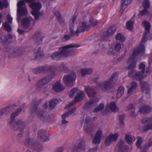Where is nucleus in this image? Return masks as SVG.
I'll return each mask as SVG.
<instances>
[{"label": "nucleus", "instance_id": "8", "mask_svg": "<svg viewBox=\"0 0 152 152\" xmlns=\"http://www.w3.org/2000/svg\"><path fill=\"white\" fill-rule=\"evenodd\" d=\"M141 25L145 28V31L141 41L142 43H143L146 42L148 39V36L150 33L151 25L149 22L146 20H143L142 22Z\"/></svg>", "mask_w": 152, "mask_h": 152}, {"label": "nucleus", "instance_id": "27", "mask_svg": "<svg viewBox=\"0 0 152 152\" xmlns=\"http://www.w3.org/2000/svg\"><path fill=\"white\" fill-rule=\"evenodd\" d=\"M108 107L113 112H115L118 111L119 110V108L117 107L116 103L114 102H112L110 104H107L106 106V109H107Z\"/></svg>", "mask_w": 152, "mask_h": 152}, {"label": "nucleus", "instance_id": "44", "mask_svg": "<svg viewBox=\"0 0 152 152\" xmlns=\"http://www.w3.org/2000/svg\"><path fill=\"white\" fill-rule=\"evenodd\" d=\"M34 73L36 74L38 73H44L43 66H41L34 70Z\"/></svg>", "mask_w": 152, "mask_h": 152}, {"label": "nucleus", "instance_id": "2", "mask_svg": "<svg viewBox=\"0 0 152 152\" xmlns=\"http://www.w3.org/2000/svg\"><path fill=\"white\" fill-rule=\"evenodd\" d=\"M80 46L77 44H72L59 48L60 51L53 53L50 56L51 59L55 60H59L61 59V57L64 56L66 57L70 54L72 51L71 48H77Z\"/></svg>", "mask_w": 152, "mask_h": 152}, {"label": "nucleus", "instance_id": "32", "mask_svg": "<svg viewBox=\"0 0 152 152\" xmlns=\"http://www.w3.org/2000/svg\"><path fill=\"white\" fill-rule=\"evenodd\" d=\"M81 91L79 89L74 88L70 91L69 93V96L70 97H72L75 95L77 96Z\"/></svg>", "mask_w": 152, "mask_h": 152}, {"label": "nucleus", "instance_id": "21", "mask_svg": "<svg viewBox=\"0 0 152 152\" xmlns=\"http://www.w3.org/2000/svg\"><path fill=\"white\" fill-rule=\"evenodd\" d=\"M152 110V108L149 106L145 105L141 106L139 108V112L140 113L144 114L149 113Z\"/></svg>", "mask_w": 152, "mask_h": 152}, {"label": "nucleus", "instance_id": "36", "mask_svg": "<svg viewBox=\"0 0 152 152\" xmlns=\"http://www.w3.org/2000/svg\"><path fill=\"white\" fill-rule=\"evenodd\" d=\"M144 73H142V72L137 71L136 74L135 75L134 78L136 79L137 80H141L143 78V74Z\"/></svg>", "mask_w": 152, "mask_h": 152}, {"label": "nucleus", "instance_id": "22", "mask_svg": "<svg viewBox=\"0 0 152 152\" xmlns=\"http://www.w3.org/2000/svg\"><path fill=\"white\" fill-rule=\"evenodd\" d=\"M102 137V131L101 130L97 131L93 139V143L94 144H99L101 141V139Z\"/></svg>", "mask_w": 152, "mask_h": 152}, {"label": "nucleus", "instance_id": "64", "mask_svg": "<svg viewBox=\"0 0 152 152\" xmlns=\"http://www.w3.org/2000/svg\"><path fill=\"white\" fill-rule=\"evenodd\" d=\"M91 120V118L88 116H87L85 118V124H88L89 123Z\"/></svg>", "mask_w": 152, "mask_h": 152}, {"label": "nucleus", "instance_id": "47", "mask_svg": "<svg viewBox=\"0 0 152 152\" xmlns=\"http://www.w3.org/2000/svg\"><path fill=\"white\" fill-rule=\"evenodd\" d=\"M70 34L72 36H76L77 37H78L79 35V33H77V31H75L74 30V27H72L71 26H70Z\"/></svg>", "mask_w": 152, "mask_h": 152}, {"label": "nucleus", "instance_id": "40", "mask_svg": "<svg viewBox=\"0 0 152 152\" xmlns=\"http://www.w3.org/2000/svg\"><path fill=\"white\" fill-rule=\"evenodd\" d=\"M8 5L9 4L7 0H4L3 2L0 0V10H2L4 8H7Z\"/></svg>", "mask_w": 152, "mask_h": 152}, {"label": "nucleus", "instance_id": "57", "mask_svg": "<svg viewBox=\"0 0 152 152\" xmlns=\"http://www.w3.org/2000/svg\"><path fill=\"white\" fill-rule=\"evenodd\" d=\"M148 12L147 9L144 8V9L140 12L139 15L141 16H143L145 15Z\"/></svg>", "mask_w": 152, "mask_h": 152}, {"label": "nucleus", "instance_id": "25", "mask_svg": "<svg viewBox=\"0 0 152 152\" xmlns=\"http://www.w3.org/2000/svg\"><path fill=\"white\" fill-rule=\"evenodd\" d=\"M132 0H122L121 1V6L119 10V12L121 13V15L122 14L124 10L126 7L127 6L131 3Z\"/></svg>", "mask_w": 152, "mask_h": 152}, {"label": "nucleus", "instance_id": "46", "mask_svg": "<svg viewBox=\"0 0 152 152\" xmlns=\"http://www.w3.org/2000/svg\"><path fill=\"white\" fill-rule=\"evenodd\" d=\"M24 144L26 146L28 147H31L32 145V142L31 141L29 138H27L24 141Z\"/></svg>", "mask_w": 152, "mask_h": 152}, {"label": "nucleus", "instance_id": "37", "mask_svg": "<svg viewBox=\"0 0 152 152\" xmlns=\"http://www.w3.org/2000/svg\"><path fill=\"white\" fill-rule=\"evenodd\" d=\"M124 88L122 86H121L118 88L117 94V98L121 97L124 93Z\"/></svg>", "mask_w": 152, "mask_h": 152}, {"label": "nucleus", "instance_id": "10", "mask_svg": "<svg viewBox=\"0 0 152 152\" xmlns=\"http://www.w3.org/2000/svg\"><path fill=\"white\" fill-rule=\"evenodd\" d=\"M116 30V27L112 26L109 28L107 31L104 32L101 37V39L102 41H106L108 37L112 35Z\"/></svg>", "mask_w": 152, "mask_h": 152}, {"label": "nucleus", "instance_id": "28", "mask_svg": "<svg viewBox=\"0 0 152 152\" xmlns=\"http://www.w3.org/2000/svg\"><path fill=\"white\" fill-rule=\"evenodd\" d=\"M85 89L89 97H94L96 94L95 90L92 88L88 87L85 88Z\"/></svg>", "mask_w": 152, "mask_h": 152}, {"label": "nucleus", "instance_id": "23", "mask_svg": "<svg viewBox=\"0 0 152 152\" xmlns=\"http://www.w3.org/2000/svg\"><path fill=\"white\" fill-rule=\"evenodd\" d=\"M13 105H11L1 110L4 117L7 116L11 113L13 108Z\"/></svg>", "mask_w": 152, "mask_h": 152}, {"label": "nucleus", "instance_id": "9", "mask_svg": "<svg viewBox=\"0 0 152 152\" xmlns=\"http://www.w3.org/2000/svg\"><path fill=\"white\" fill-rule=\"evenodd\" d=\"M54 77L53 74L49 75L43 77L38 81L36 86L37 88H40L50 82Z\"/></svg>", "mask_w": 152, "mask_h": 152}, {"label": "nucleus", "instance_id": "16", "mask_svg": "<svg viewBox=\"0 0 152 152\" xmlns=\"http://www.w3.org/2000/svg\"><path fill=\"white\" fill-rule=\"evenodd\" d=\"M141 83V87L142 91L144 92L145 91V93L146 94H149L150 93V86L149 84L145 81L142 80L140 81Z\"/></svg>", "mask_w": 152, "mask_h": 152}, {"label": "nucleus", "instance_id": "35", "mask_svg": "<svg viewBox=\"0 0 152 152\" xmlns=\"http://www.w3.org/2000/svg\"><path fill=\"white\" fill-rule=\"evenodd\" d=\"M68 151L69 152H81L82 151L75 144L69 149Z\"/></svg>", "mask_w": 152, "mask_h": 152}, {"label": "nucleus", "instance_id": "1", "mask_svg": "<svg viewBox=\"0 0 152 152\" xmlns=\"http://www.w3.org/2000/svg\"><path fill=\"white\" fill-rule=\"evenodd\" d=\"M12 36L10 34H8L7 36H0V39L3 45L7 46L4 49L5 54L10 57H15L21 56L23 53L21 48L15 46L11 48L8 46L10 43L9 39H12Z\"/></svg>", "mask_w": 152, "mask_h": 152}, {"label": "nucleus", "instance_id": "29", "mask_svg": "<svg viewBox=\"0 0 152 152\" xmlns=\"http://www.w3.org/2000/svg\"><path fill=\"white\" fill-rule=\"evenodd\" d=\"M96 103V99H93L90 100L88 102L86 103L85 104V109L87 110L92 106H95Z\"/></svg>", "mask_w": 152, "mask_h": 152}, {"label": "nucleus", "instance_id": "12", "mask_svg": "<svg viewBox=\"0 0 152 152\" xmlns=\"http://www.w3.org/2000/svg\"><path fill=\"white\" fill-rule=\"evenodd\" d=\"M28 14V11L26 6L23 7V8H18L17 10V20L19 22L21 18L26 16Z\"/></svg>", "mask_w": 152, "mask_h": 152}, {"label": "nucleus", "instance_id": "19", "mask_svg": "<svg viewBox=\"0 0 152 152\" xmlns=\"http://www.w3.org/2000/svg\"><path fill=\"white\" fill-rule=\"evenodd\" d=\"M118 152H127L129 150L128 146L124 144V142L121 140L118 143Z\"/></svg>", "mask_w": 152, "mask_h": 152}, {"label": "nucleus", "instance_id": "18", "mask_svg": "<svg viewBox=\"0 0 152 152\" xmlns=\"http://www.w3.org/2000/svg\"><path fill=\"white\" fill-rule=\"evenodd\" d=\"M53 91L56 92H60L64 90L65 89L64 86H63L59 81L57 82L52 87Z\"/></svg>", "mask_w": 152, "mask_h": 152}, {"label": "nucleus", "instance_id": "14", "mask_svg": "<svg viewBox=\"0 0 152 152\" xmlns=\"http://www.w3.org/2000/svg\"><path fill=\"white\" fill-rule=\"evenodd\" d=\"M146 123H148V124L144 126L143 129L144 131H146L148 130L152 129V117L143 119L142 120V123L144 124Z\"/></svg>", "mask_w": 152, "mask_h": 152}, {"label": "nucleus", "instance_id": "39", "mask_svg": "<svg viewBox=\"0 0 152 152\" xmlns=\"http://www.w3.org/2000/svg\"><path fill=\"white\" fill-rule=\"evenodd\" d=\"M76 109L73 108L69 111L68 112L66 113L61 115L62 118H65L68 117L69 115H71L76 110Z\"/></svg>", "mask_w": 152, "mask_h": 152}, {"label": "nucleus", "instance_id": "31", "mask_svg": "<svg viewBox=\"0 0 152 152\" xmlns=\"http://www.w3.org/2000/svg\"><path fill=\"white\" fill-rule=\"evenodd\" d=\"M31 148L36 151H41L42 149V145L39 142L35 143L34 144H32Z\"/></svg>", "mask_w": 152, "mask_h": 152}, {"label": "nucleus", "instance_id": "61", "mask_svg": "<svg viewBox=\"0 0 152 152\" xmlns=\"http://www.w3.org/2000/svg\"><path fill=\"white\" fill-rule=\"evenodd\" d=\"M118 118L120 123L123 124L124 121V115H121L119 116Z\"/></svg>", "mask_w": 152, "mask_h": 152}, {"label": "nucleus", "instance_id": "6", "mask_svg": "<svg viewBox=\"0 0 152 152\" xmlns=\"http://www.w3.org/2000/svg\"><path fill=\"white\" fill-rule=\"evenodd\" d=\"M10 127L14 130L19 131L20 133H23L24 129L25 128V123L20 120H18L14 123L11 121L10 122Z\"/></svg>", "mask_w": 152, "mask_h": 152}, {"label": "nucleus", "instance_id": "34", "mask_svg": "<svg viewBox=\"0 0 152 152\" xmlns=\"http://www.w3.org/2000/svg\"><path fill=\"white\" fill-rule=\"evenodd\" d=\"M58 102V100L57 99H52L49 103V107L51 109L54 108Z\"/></svg>", "mask_w": 152, "mask_h": 152}, {"label": "nucleus", "instance_id": "26", "mask_svg": "<svg viewBox=\"0 0 152 152\" xmlns=\"http://www.w3.org/2000/svg\"><path fill=\"white\" fill-rule=\"evenodd\" d=\"M33 39L36 43L39 45L42 41L43 37L39 33H37L34 35Z\"/></svg>", "mask_w": 152, "mask_h": 152}, {"label": "nucleus", "instance_id": "62", "mask_svg": "<svg viewBox=\"0 0 152 152\" xmlns=\"http://www.w3.org/2000/svg\"><path fill=\"white\" fill-rule=\"evenodd\" d=\"M121 48V45L119 43L116 44L115 47V50L117 52Z\"/></svg>", "mask_w": 152, "mask_h": 152}, {"label": "nucleus", "instance_id": "24", "mask_svg": "<svg viewBox=\"0 0 152 152\" xmlns=\"http://www.w3.org/2000/svg\"><path fill=\"white\" fill-rule=\"evenodd\" d=\"M75 144L82 151L84 150L85 149L86 145V142L83 139L81 138L78 139Z\"/></svg>", "mask_w": 152, "mask_h": 152}, {"label": "nucleus", "instance_id": "30", "mask_svg": "<svg viewBox=\"0 0 152 152\" xmlns=\"http://www.w3.org/2000/svg\"><path fill=\"white\" fill-rule=\"evenodd\" d=\"M34 53L35 54V59L38 57H42L43 56V52L41 47H39L37 50H34Z\"/></svg>", "mask_w": 152, "mask_h": 152}, {"label": "nucleus", "instance_id": "20", "mask_svg": "<svg viewBox=\"0 0 152 152\" xmlns=\"http://www.w3.org/2000/svg\"><path fill=\"white\" fill-rule=\"evenodd\" d=\"M90 26L87 24L86 22H83L82 25L78 27L77 30V33L79 34L81 32H83L85 31H88L90 28Z\"/></svg>", "mask_w": 152, "mask_h": 152}, {"label": "nucleus", "instance_id": "63", "mask_svg": "<svg viewBox=\"0 0 152 152\" xmlns=\"http://www.w3.org/2000/svg\"><path fill=\"white\" fill-rule=\"evenodd\" d=\"M7 21L10 24L12 23V18L10 16L9 14L7 15Z\"/></svg>", "mask_w": 152, "mask_h": 152}, {"label": "nucleus", "instance_id": "49", "mask_svg": "<svg viewBox=\"0 0 152 152\" xmlns=\"http://www.w3.org/2000/svg\"><path fill=\"white\" fill-rule=\"evenodd\" d=\"M21 110L22 109L21 108H19L15 112L13 113L11 115V119H13L16 116L19 115Z\"/></svg>", "mask_w": 152, "mask_h": 152}, {"label": "nucleus", "instance_id": "42", "mask_svg": "<svg viewBox=\"0 0 152 152\" xmlns=\"http://www.w3.org/2000/svg\"><path fill=\"white\" fill-rule=\"evenodd\" d=\"M133 22L131 20L128 21L126 23V28L131 30L133 28Z\"/></svg>", "mask_w": 152, "mask_h": 152}, {"label": "nucleus", "instance_id": "55", "mask_svg": "<svg viewBox=\"0 0 152 152\" xmlns=\"http://www.w3.org/2000/svg\"><path fill=\"white\" fill-rule=\"evenodd\" d=\"M84 130L87 133L89 134L91 133L93 130V127L91 126H88L85 128Z\"/></svg>", "mask_w": 152, "mask_h": 152}, {"label": "nucleus", "instance_id": "51", "mask_svg": "<svg viewBox=\"0 0 152 152\" xmlns=\"http://www.w3.org/2000/svg\"><path fill=\"white\" fill-rule=\"evenodd\" d=\"M104 107V105L102 103L99 106L97 107L94 109L93 112L95 113H97L98 111L102 110L103 109Z\"/></svg>", "mask_w": 152, "mask_h": 152}, {"label": "nucleus", "instance_id": "7", "mask_svg": "<svg viewBox=\"0 0 152 152\" xmlns=\"http://www.w3.org/2000/svg\"><path fill=\"white\" fill-rule=\"evenodd\" d=\"M76 76L75 72H72L69 74L64 76L63 80L66 86L68 87L72 86L75 81Z\"/></svg>", "mask_w": 152, "mask_h": 152}, {"label": "nucleus", "instance_id": "58", "mask_svg": "<svg viewBox=\"0 0 152 152\" xmlns=\"http://www.w3.org/2000/svg\"><path fill=\"white\" fill-rule=\"evenodd\" d=\"M145 66L144 63H141L140 65L139 69H141V72L142 73H144L145 70Z\"/></svg>", "mask_w": 152, "mask_h": 152}, {"label": "nucleus", "instance_id": "5", "mask_svg": "<svg viewBox=\"0 0 152 152\" xmlns=\"http://www.w3.org/2000/svg\"><path fill=\"white\" fill-rule=\"evenodd\" d=\"M116 74V72L113 73L108 80L97 83L96 84V88L103 91H107L112 88L114 86L113 81Z\"/></svg>", "mask_w": 152, "mask_h": 152}, {"label": "nucleus", "instance_id": "56", "mask_svg": "<svg viewBox=\"0 0 152 152\" xmlns=\"http://www.w3.org/2000/svg\"><path fill=\"white\" fill-rule=\"evenodd\" d=\"M125 139L127 142L129 144H131L132 142V139L131 137L129 135H126L125 136Z\"/></svg>", "mask_w": 152, "mask_h": 152}, {"label": "nucleus", "instance_id": "59", "mask_svg": "<svg viewBox=\"0 0 152 152\" xmlns=\"http://www.w3.org/2000/svg\"><path fill=\"white\" fill-rule=\"evenodd\" d=\"M90 22L92 26L96 25L98 22L96 20L93 18H91L90 20Z\"/></svg>", "mask_w": 152, "mask_h": 152}, {"label": "nucleus", "instance_id": "41", "mask_svg": "<svg viewBox=\"0 0 152 152\" xmlns=\"http://www.w3.org/2000/svg\"><path fill=\"white\" fill-rule=\"evenodd\" d=\"M3 25L5 30L8 32H10L11 31V26L7 22H5L3 23Z\"/></svg>", "mask_w": 152, "mask_h": 152}, {"label": "nucleus", "instance_id": "13", "mask_svg": "<svg viewBox=\"0 0 152 152\" xmlns=\"http://www.w3.org/2000/svg\"><path fill=\"white\" fill-rule=\"evenodd\" d=\"M118 137V135L117 133L114 134H111L106 138L105 140V144L106 146H109L112 142L115 141Z\"/></svg>", "mask_w": 152, "mask_h": 152}, {"label": "nucleus", "instance_id": "45", "mask_svg": "<svg viewBox=\"0 0 152 152\" xmlns=\"http://www.w3.org/2000/svg\"><path fill=\"white\" fill-rule=\"evenodd\" d=\"M137 71L135 69H132L129 71L128 73V76L132 78H134L136 74Z\"/></svg>", "mask_w": 152, "mask_h": 152}, {"label": "nucleus", "instance_id": "11", "mask_svg": "<svg viewBox=\"0 0 152 152\" xmlns=\"http://www.w3.org/2000/svg\"><path fill=\"white\" fill-rule=\"evenodd\" d=\"M84 96V92L83 91H81L77 96H75V100L67 104L65 107L64 108L66 109L67 108L70 107L75 104L76 102L81 101L83 99Z\"/></svg>", "mask_w": 152, "mask_h": 152}, {"label": "nucleus", "instance_id": "48", "mask_svg": "<svg viewBox=\"0 0 152 152\" xmlns=\"http://www.w3.org/2000/svg\"><path fill=\"white\" fill-rule=\"evenodd\" d=\"M70 34L72 36H76L77 37H78L79 35V33H77V31H75L74 30V27H72L71 26H70Z\"/></svg>", "mask_w": 152, "mask_h": 152}, {"label": "nucleus", "instance_id": "33", "mask_svg": "<svg viewBox=\"0 0 152 152\" xmlns=\"http://www.w3.org/2000/svg\"><path fill=\"white\" fill-rule=\"evenodd\" d=\"M92 72V70L91 68H86L82 69L81 72L83 76L86 75L90 74Z\"/></svg>", "mask_w": 152, "mask_h": 152}, {"label": "nucleus", "instance_id": "54", "mask_svg": "<svg viewBox=\"0 0 152 152\" xmlns=\"http://www.w3.org/2000/svg\"><path fill=\"white\" fill-rule=\"evenodd\" d=\"M150 3L148 0H144L143 4V7L145 9H147L150 7Z\"/></svg>", "mask_w": 152, "mask_h": 152}, {"label": "nucleus", "instance_id": "52", "mask_svg": "<svg viewBox=\"0 0 152 152\" xmlns=\"http://www.w3.org/2000/svg\"><path fill=\"white\" fill-rule=\"evenodd\" d=\"M44 73H46L50 71L52 68L51 66L47 65L43 66Z\"/></svg>", "mask_w": 152, "mask_h": 152}, {"label": "nucleus", "instance_id": "38", "mask_svg": "<svg viewBox=\"0 0 152 152\" xmlns=\"http://www.w3.org/2000/svg\"><path fill=\"white\" fill-rule=\"evenodd\" d=\"M137 84L136 82H132L131 83V87L128 90V93L129 94L131 93L133 90L137 88Z\"/></svg>", "mask_w": 152, "mask_h": 152}, {"label": "nucleus", "instance_id": "3", "mask_svg": "<svg viewBox=\"0 0 152 152\" xmlns=\"http://www.w3.org/2000/svg\"><path fill=\"white\" fill-rule=\"evenodd\" d=\"M40 102L35 99H33L31 101V104L29 107V111L32 114L36 113L38 116L41 119H49L50 116L48 113L46 111L42 110H38L37 107Z\"/></svg>", "mask_w": 152, "mask_h": 152}, {"label": "nucleus", "instance_id": "15", "mask_svg": "<svg viewBox=\"0 0 152 152\" xmlns=\"http://www.w3.org/2000/svg\"><path fill=\"white\" fill-rule=\"evenodd\" d=\"M32 20L30 18H22L21 20L22 26L24 29H27L29 28L31 25Z\"/></svg>", "mask_w": 152, "mask_h": 152}, {"label": "nucleus", "instance_id": "17", "mask_svg": "<svg viewBox=\"0 0 152 152\" xmlns=\"http://www.w3.org/2000/svg\"><path fill=\"white\" fill-rule=\"evenodd\" d=\"M47 133L46 131L43 130H40L38 132V137L43 142L47 141L48 138L47 136Z\"/></svg>", "mask_w": 152, "mask_h": 152}, {"label": "nucleus", "instance_id": "53", "mask_svg": "<svg viewBox=\"0 0 152 152\" xmlns=\"http://www.w3.org/2000/svg\"><path fill=\"white\" fill-rule=\"evenodd\" d=\"M17 6L18 8H23V7L26 6L25 1L23 0L20 1L18 3Z\"/></svg>", "mask_w": 152, "mask_h": 152}, {"label": "nucleus", "instance_id": "4", "mask_svg": "<svg viewBox=\"0 0 152 152\" xmlns=\"http://www.w3.org/2000/svg\"><path fill=\"white\" fill-rule=\"evenodd\" d=\"M145 50V47L143 44H140L138 48L135 49L133 51L132 55L127 60V63L129 64V65L126 69L131 70L134 69L136 66V61H135L134 58L139 54L142 55L144 54Z\"/></svg>", "mask_w": 152, "mask_h": 152}, {"label": "nucleus", "instance_id": "50", "mask_svg": "<svg viewBox=\"0 0 152 152\" xmlns=\"http://www.w3.org/2000/svg\"><path fill=\"white\" fill-rule=\"evenodd\" d=\"M137 141L136 145L137 147L139 148L143 142V138L139 136L137 137Z\"/></svg>", "mask_w": 152, "mask_h": 152}, {"label": "nucleus", "instance_id": "60", "mask_svg": "<svg viewBox=\"0 0 152 152\" xmlns=\"http://www.w3.org/2000/svg\"><path fill=\"white\" fill-rule=\"evenodd\" d=\"M77 17L76 15H74L73 16V18L71 20V21H70L69 26L70 27V26H71L72 27H74L73 24L74 23L75 20L77 19Z\"/></svg>", "mask_w": 152, "mask_h": 152}, {"label": "nucleus", "instance_id": "43", "mask_svg": "<svg viewBox=\"0 0 152 152\" xmlns=\"http://www.w3.org/2000/svg\"><path fill=\"white\" fill-rule=\"evenodd\" d=\"M115 39L116 40H119L122 42H124L125 40L124 36L120 33L118 34L115 35Z\"/></svg>", "mask_w": 152, "mask_h": 152}]
</instances>
